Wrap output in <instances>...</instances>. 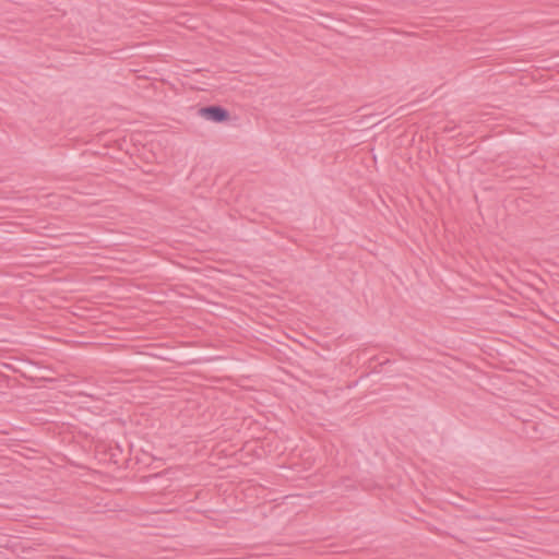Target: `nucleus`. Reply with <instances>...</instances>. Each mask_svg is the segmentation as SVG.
I'll return each instance as SVG.
<instances>
[{
  "label": "nucleus",
  "instance_id": "f257e3e1",
  "mask_svg": "<svg viewBox=\"0 0 559 559\" xmlns=\"http://www.w3.org/2000/svg\"><path fill=\"white\" fill-rule=\"evenodd\" d=\"M198 112L201 117L205 118L206 120H211L218 123L227 121L230 116L229 111L226 108L218 105L201 107L199 108Z\"/></svg>",
  "mask_w": 559,
  "mask_h": 559
},
{
  "label": "nucleus",
  "instance_id": "f03ea898",
  "mask_svg": "<svg viewBox=\"0 0 559 559\" xmlns=\"http://www.w3.org/2000/svg\"><path fill=\"white\" fill-rule=\"evenodd\" d=\"M168 474H171V472H170L169 469H166V471H164V472H162V473L154 474L152 477H154V478H160L162 476H164V475H168Z\"/></svg>",
  "mask_w": 559,
  "mask_h": 559
},
{
  "label": "nucleus",
  "instance_id": "7ed1b4c3",
  "mask_svg": "<svg viewBox=\"0 0 559 559\" xmlns=\"http://www.w3.org/2000/svg\"><path fill=\"white\" fill-rule=\"evenodd\" d=\"M177 397L183 399V392L179 391V395H177Z\"/></svg>",
  "mask_w": 559,
  "mask_h": 559
},
{
  "label": "nucleus",
  "instance_id": "20e7f679",
  "mask_svg": "<svg viewBox=\"0 0 559 559\" xmlns=\"http://www.w3.org/2000/svg\"><path fill=\"white\" fill-rule=\"evenodd\" d=\"M180 16H181V15H177V24H181V23H182L181 21H179V17H180Z\"/></svg>",
  "mask_w": 559,
  "mask_h": 559
}]
</instances>
